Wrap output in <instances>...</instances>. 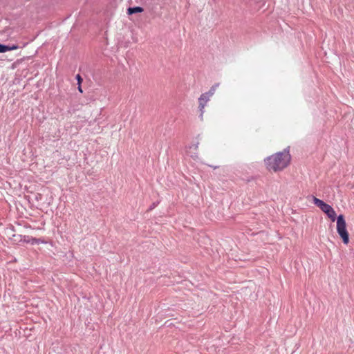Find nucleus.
I'll use <instances>...</instances> for the list:
<instances>
[{"instance_id":"f03ea898","label":"nucleus","mask_w":354,"mask_h":354,"mask_svg":"<svg viewBox=\"0 0 354 354\" xmlns=\"http://www.w3.org/2000/svg\"><path fill=\"white\" fill-rule=\"evenodd\" d=\"M326 214L331 221L334 222L336 220V212L332 207ZM337 232L342 239V242L347 245L349 243V234L346 230L344 216L342 214L337 217Z\"/></svg>"},{"instance_id":"1a4fd4ad","label":"nucleus","mask_w":354,"mask_h":354,"mask_svg":"<svg viewBox=\"0 0 354 354\" xmlns=\"http://www.w3.org/2000/svg\"><path fill=\"white\" fill-rule=\"evenodd\" d=\"M78 91L80 92V93H82L83 91L82 89V86H81V84L80 85H78Z\"/></svg>"},{"instance_id":"0eeeda50","label":"nucleus","mask_w":354,"mask_h":354,"mask_svg":"<svg viewBox=\"0 0 354 354\" xmlns=\"http://www.w3.org/2000/svg\"><path fill=\"white\" fill-rule=\"evenodd\" d=\"M7 46L0 44V53H5L7 51Z\"/></svg>"},{"instance_id":"423d86ee","label":"nucleus","mask_w":354,"mask_h":354,"mask_svg":"<svg viewBox=\"0 0 354 354\" xmlns=\"http://www.w3.org/2000/svg\"><path fill=\"white\" fill-rule=\"evenodd\" d=\"M7 51L13 50L18 49L19 46L17 45L7 46Z\"/></svg>"},{"instance_id":"f257e3e1","label":"nucleus","mask_w":354,"mask_h":354,"mask_svg":"<svg viewBox=\"0 0 354 354\" xmlns=\"http://www.w3.org/2000/svg\"><path fill=\"white\" fill-rule=\"evenodd\" d=\"M291 160V156L288 150L277 152L264 160L266 169L270 171L277 172L286 168Z\"/></svg>"},{"instance_id":"6e6552de","label":"nucleus","mask_w":354,"mask_h":354,"mask_svg":"<svg viewBox=\"0 0 354 354\" xmlns=\"http://www.w3.org/2000/svg\"><path fill=\"white\" fill-rule=\"evenodd\" d=\"M76 79L77 80L78 85H80L82 84V78L80 76V75L77 74L76 75Z\"/></svg>"},{"instance_id":"39448f33","label":"nucleus","mask_w":354,"mask_h":354,"mask_svg":"<svg viewBox=\"0 0 354 354\" xmlns=\"http://www.w3.org/2000/svg\"><path fill=\"white\" fill-rule=\"evenodd\" d=\"M143 8L142 7H133V8H129L127 10V12L129 15H132L137 12H143Z\"/></svg>"},{"instance_id":"7ed1b4c3","label":"nucleus","mask_w":354,"mask_h":354,"mask_svg":"<svg viewBox=\"0 0 354 354\" xmlns=\"http://www.w3.org/2000/svg\"><path fill=\"white\" fill-rule=\"evenodd\" d=\"M217 85L213 86L210 90L205 93H203L201 95V97L198 99L199 102V109L201 111H203V109L205 108L207 102L209 100V98L211 96H212L216 91Z\"/></svg>"},{"instance_id":"20e7f679","label":"nucleus","mask_w":354,"mask_h":354,"mask_svg":"<svg viewBox=\"0 0 354 354\" xmlns=\"http://www.w3.org/2000/svg\"><path fill=\"white\" fill-rule=\"evenodd\" d=\"M313 201L315 205H316L320 209L324 212L325 214L331 208V206L323 201L313 196Z\"/></svg>"}]
</instances>
